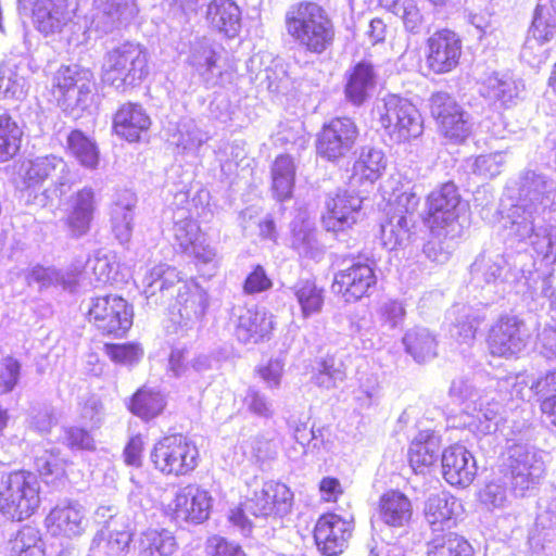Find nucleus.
I'll return each mask as SVG.
<instances>
[{
  "label": "nucleus",
  "instance_id": "obj_1",
  "mask_svg": "<svg viewBox=\"0 0 556 556\" xmlns=\"http://www.w3.org/2000/svg\"><path fill=\"white\" fill-rule=\"evenodd\" d=\"M556 204V188L542 175L527 172L520 179L519 198L506 207L502 219L507 236L529 244L538 256L556 261V226L539 224L540 216Z\"/></svg>",
  "mask_w": 556,
  "mask_h": 556
},
{
  "label": "nucleus",
  "instance_id": "obj_2",
  "mask_svg": "<svg viewBox=\"0 0 556 556\" xmlns=\"http://www.w3.org/2000/svg\"><path fill=\"white\" fill-rule=\"evenodd\" d=\"M286 29L293 41L306 52L323 54L336 39V28L328 12L318 3L304 1L286 13Z\"/></svg>",
  "mask_w": 556,
  "mask_h": 556
},
{
  "label": "nucleus",
  "instance_id": "obj_3",
  "mask_svg": "<svg viewBox=\"0 0 556 556\" xmlns=\"http://www.w3.org/2000/svg\"><path fill=\"white\" fill-rule=\"evenodd\" d=\"M471 273L503 292L508 288L531 290L536 282L535 263L528 254H518L513 263L498 253L482 254L471 265Z\"/></svg>",
  "mask_w": 556,
  "mask_h": 556
},
{
  "label": "nucleus",
  "instance_id": "obj_4",
  "mask_svg": "<svg viewBox=\"0 0 556 556\" xmlns=\"http://www.w3.org/2000/svg\"><path fill=\"white\" fill-rule=\"evenodd\" d=\"M148 49L134 41L123 42L109 50L102 64V80L117 90L141 84L149 75Z\"/></svg>",
  "mask_w": 556,
  "mask_h": 556
},
{
  "label": "nucleus",
  "instance_id": "obj_5",
  "mask_svg": "<svg viewBox=\"0 0 556 556\" xmlns=\"http://www.w3.org/2000/svg\"><path fill=\"white\" fill-rule=\"evenodd\" d=\"M40 482L28 470H16L3 475L0 482V513L12 520H24L40 506Z\"/></svg>",
  "mask_w": 556,
  "mask_h": 556
},
{
  "label": "nucleus",
  "instance_id": "obj_6",
  "mask_svg": "<svg viewBox=\"0 0 556 556\" xmlns=\"http://www.w3.org/2000/svg\"><path fill=\"white\" fill-rule=\"evenodd\" d=\"M374 112L380 126L397 142L415 139L424 131L418 109L397 94L391 93L379 99Z\"/></svg>",
  "mask_w": 556,
  "mask_h": 556
},
{
  "label": "nucleus",
  "instance_id": "obj_7",
  "mask_svg": "<svg viewBox=\"0 0 556 556\" xmlns=\"http://www.w3.org/2000/svg\"><path fill=\"white\" fill-rule=\"evenodd\" d=\"M156 470L166 476H185L198 465L195 444L181 434L164 437L157 441L150 455Z\"/></svg>",
  "mask_w": 556,
  "mask_h": 556
},
{
  "label": "nucleus",
  "instance_id": "obj_8",
  "mask_svg": "<svg viewBox=\"0 0 556 556\" xmlns=\"http://www.w3.org/2000/svg\"><path fill=\"white\" fill-rule=\"evenodd\" d=\"M428 223L438 235L455 237L460 232L459 215L465 211L456 186L453 182L433 190L428 199Z\"/></svg>",
  "mask_w": 556,
  "mask_h": 556
},
{
  "label": "nucleus",
  "instance_id": "obj_9",
  "mask_svg": "<svg viewBox=\"0 0 556 556\" xmlns=\"http://www.w3.org/2000/svg\"><path fill=\"white\" fill-rule=\"evenodd\" d=\"M430 113L438 124L439 132L453 143L464 142L472 131L470 115L446 92L431 96Z\"/></svg>",
  "mask_w": 556,
  "mask_h": 556
},
{
  "label": "nucleus",
  "instance_id": "obj_10",
  "mask_svg": "<svg viewBox=\"0 0 556 556\" xmlns=\"http://www.w3.org/2000/svg\"><path fill=\"white\" fill-rule=\"evenodd\" d=\"M256 479L248 483L245 508L255 517L283 516L291 510L293 493L281 482L266 481L257 486Z\"/></svg>",
  "mask_w": 556,
  "mask_h": 556
},
{
  "label": "nucleus",
  "instance_id": "obj_11",
  "mask_svg": "<svg viewBox=\"0 0 556 556\" xmlns=\"http://www.w3.org/2000/svg\"><path fill=\"white\" fill-rule=\"evenodd\" d=\"M88 318L99 330L123 336L132 325V311L119 295H100L90 300Z\"/></svg>",
  "mask_w": 556,
  "mask_h": 556
},
{
  "label": "nucleus",
  "instance_id": "obj_12",
  "mask_svg": "<svg viewBox=\"0 0 556 556\" xmlns=\"http://www.w3.org/2000/svg\"><path fill=\"white\" fill-rule=\"evenodd\" d=\"M508 467L513 491L519 496L534 489L545 470L541 454L534 447L522 444L509 448Z\"/></svg>",
  "mask_w": 556,
  "mask_h": 556
},
{
  "label": "nucleus",
  "instance_id": "obj_13",
  "mask_svg": "<svg viewBox=\"0 0 556 556\" xmlns=\"http://www.w3.org/2000/svg\"><path fill=\"white\" fill-rule=\"evenodd\" d=\"M530 332L517 316H502L490 328L488 346L492 355L509 358L527 346Z\"/></svg>",
  "mask_w": 556,
  "mask_h": 556
},
{
  "label": "nucleus",
  "instance_id": "obj_14",
  "mask_svg": "<svg viewBox=\"0 0 556 556\" xmlns=\"http://www.w3.org/2000/svg\"><path fill=\"white\" fill-rule=\"evenodd\" d=\"M357 136V127L351 118H332L317 136V153L327 161L337 162L350 153Z\"/></svg>",
  "mask_w": 556,
  "mask_h": 556
},
{
  "label": "nucleus",
  "instance_id": "obj_15",
  "mask_svg": "<svg viewBox=\"0 0 556 556\" xmlns=\"http://www.w3.org/2000/svg\"><path fill=\"white\" fill-rule=\"evenodd\" d=\"M53 86L58 100L66 106H84L92 91L93 74L77 64L62 66L54 76Z\"/></svg>",
  "mask_w": 556,
  "mask_h": 556
},
{
  "label": "nucleus",
  "instance_id": "obj_16",
  "mask_svg": "<svg viewBox=\"0 0 556 556\" xmlns=\"http://www.w3.org/2000/svg\"><path fill=\"white\" fill-rule=\"evenodd\" d=\"M48 178L52 179L58 198L65 194L75 182V175L60 156L47 155L28 162L24 173L28 187L40 185Z\"/></svg>",
  "mask_w": 556,
  "mask_h": 556
},
{
  "label": "nucleus",
  "instance_id": "obj_17",
  "mask_svg": "<svg viewBox=\"0 0 556 556\" xmlns=\"http://www.w3.org/2000/svg\"><path fill=\"white\" fill-rule=\"evenodd\" d=\"M377 277L374 268L362 262H355L334 274L331 289L342 296L344 302H356L369 295L375 288Z\"/></svg>",
  "mask_w": 556,
  "mask_h": 556
},
{
  "label": "nucleus",
  "instance_id": "obj_18",
  "mask_svg": "<svg viewBox=\"0 0 556 556\" xmlns=\"http://www.w3.org/2000/svg\"><path fill=\"white\" fill-rule=\"evenodd\" d=\"M462 40L450 29H441L427 40V65L435 74H445L457 67L462 56Z\"/></svg>",
  "mask_w": 556,
  "mask_h": 556
},
{
  "label": "nucleus",
  "instance_id": "obj_19",
  "mask_svg": "<svg viewBox=\"0 0 556 556\" xmlns=\"http://www.w3.org/2000/svg\"><path fill=\"white\" fill-rule=\"evenodd\" d=\"M45 526L52 536L78 538L88 526L86 508L76 501L59 503L47 515Z\"/></svg>",
  "mask_w": 556,
  "mask_h": 556
},
{
  "label": "nucleus",
  "instance_id": "obj_20",
  "mask_svg": "<svg viewBox=\"0 0 556 556\" xmlns=\"http://www.w3.org/2000/svg\"><path fill=\"white\" fill-rule=\"evenodd\" d=\"M137 12L135 0H94L90 29L100 36L111 34L127 25Z\"/></svg>",
  "mask_w": 556,
  "mask_h": 556
},
{
  "label": "nucleus",
  "instance_id": "obj_21",
  "mask_svg": "<svg viewBox=\"0 0 556 556\" xmlns=\"http://www.w3.org/2000/svg\"><path fill=\"white\" fill-rule=\"evenodd\" d=\"M351 534V521L337 514L323 515L314 529V539L318 549L328 556L342 553Z\"/></svg>",
  "mask_w": 556,
  "mask_h": 556
},
{
  "label": "nucleus",
  "instance_id": "obj_22",
  "mask_svg": "<svg viewBox=\"0 0 556 556\" xmlns=\"http://www.w3.org/2000/svg\"><path fill=\"white\" fill-rule=\"evenodd\" d=\"M362 198L349 191H340L326 202L323 225L327 231H343L358 220Z\"/></svg>",
  "mask_w": 556,
  "mask_h": 556
},
{
  "label": "nucleus",
  "instance_id": "obj_23",
  "mask_svg": "<svg viewBox=\"0 0 556 556\" xmlns=\"http://www.w3.org/2000/svg\"><path fill=\"white\" fill-rule=\"evenodd\" d=\"M442 475L451 485L468 486L477 475V463L473 455L464 445L454 444L442 453Z\"/></svg>",
  "mask_w": 556,
  "mask_h": 556
},
{
  "label": "nucleus",
  "instance_id": "obj_24",
  "mask_svg": "<svg viewBox=\"0 0 556 556\" xmlns=\"http://www.w3.org/2000/svg\"><path fill=\"white\" fill-rule=\"evenodd\" d=\"M176 292L174 309H177L178 318L174 320L181 327L192 328L205 315L208 306L207 293L192 281H182Z\"/></svg>",
  "mask_w": 556,
  "mask_h": 556
},
{
  "label": "nucleus",
  "instance_id": "obj_25",
  "mask_svg": "<svg viewBox=\"0 0 556 556\" xmlns=\"http://www.w3.org/2000/svg\"><path fill=\"white\" fill-rule=\"evenodd\" d=\"M137 195L130 189L117 190L110 206V225L115 239L128 243L132 236Z\"/></svg>",
  "mask_w": 556,
  "mask_h": 556
},
{
  "label": "nucleus",
  "instance_id": "obj_26",
  "mask_svg": "<svg viewBox=\"0 0 556 556\" xmlns=\"http://www.w3.org/2000/svg\"><path fill=\"white\" fill-rule=\"evenodd\" d=\"M212 497L206 490L189 484L180 489L174 498L173 510L176 519L201 523L208 518Z\"/></svg>",
  "mask_w": 556,
  "mask_h": 556
},
{
  "label": "nucleus",
  "instance_id": "obj_27",
  "mask_svg": "<svg viewBox=\"0 0 556 556\" xmlns=\"http://www.w3.org/2000/svg\"><path fill=\"white\" fill-rule=\"evenodd\" d=\"M424 514L432 531H443L456 525L463 514V505L458 498L442 491L431 494L425 502Z\"/></svg>",
  "mask_w": 556,
  "mask_h": 556
},
{
  "label": "nucleus",
  "instance_id": "obj_28",
  "mask_svg": "<svg viewBox=\"0 0 556 556\" xmlns=\"http://www.w3.org/2000/svg\"><path fill=\"white\" fill-rule=\"evenodd\" d=\"M523 90L521 81L508 73L493 72L486 76L480 86V94L498 108L516 105Z\"/></svg>",
  "mask_w": 556,
  "mask_h": 556
},
{
  "label": "nucleus",
  "instance_id": "obj_29",
  "mask_svg": "<svg viewBox=\"0 0 556 556\" xmlns=\"http://www.w3.org/2000/svg\"><path fill=\"white\" fill-rule=\"evenodd\" d=\"M236 336L243 343H257L267 338L274 329L273 315L258 307H239Z\"/></svg>",
  "mask_w": 556,
  "mask_h": 556
},
{
  "label": "nucleus",
  "instance_id": "obj_30",
  "mask_svg": "<svg viewBox=\"0 0 556 556\" xmlns=\"http://www.w3.org/2000/svg\"><path fill=\"white\" fill-rule=\"evenodd\" d=\"M182 281L176 268L160 264L151 268L143 277V293L154 304L165 303L174 296Z\"/></svg>",
  "mask_w": 556,
  "mask_h": 556
},
{
  "label": "nucleus",
  "instance_id": "obj_31",
  "mask_svg": "<svg viewBox=\"0 0 556 556\" xmlns=\"http://www.w3.org/2000/svg\"><path fill=\"white\" fill-rule=\"evenodd\" d=\"M151 126V118L142 105L127 102L122 104L113 117L115 134L128 142H137Z\"/></svg>",
  "mask_w": 556,
  "mask_h": 556
},
{
  "label": "nucleus",
  "instance_id": "obj_32",
  "mask_svg": "<svg viewBox=\"0 0 556 556\" xmlns=\"http://www.w3.org/2000/svg\"><path fill=\"white\" fill-rule=\"evenodd\" d=\"M377 78V72L371 63L358 62L345 74V99L353 105L361 106L375 91Z\"/></svg>",
  "mask_w": 556,
  "mask_h": 556
},
{
  "label": "nucleus",
  "instance_id": "obj_33",
  "mask_svg": "<svg viewBox=\"0 0 556 556\" xmlns=\"http://www.w3.org/2000/svg\"><path fill=\"white\" fill-rule=\"evenodd\" d=\"M26 60L8 59L0 65V99L22 101L26 98L29 84Z\"/></svg>",
  "mask_w": 556,
  "mask_h": 556
},
{
  "label": "nucleus",
  "instance_id": "obj_34",
  "mask_svg": "<svg viewBox=\"0 0 556 556\" xmlns=\"http://www.w3.org/2000/svg\"><path fill=\"white\" fill-rule=\"evenodd\" d=\"M33 20L36 28L45 34H54L71 21L67 0H35Z\"/></svg>",
  "mask_w": 556,
  "mask_h": 556
},
{
  "label": "nucleus",
  "instance_id": "obj_35",
  "mask_svg": "<svg viewBox=\"0 0 556 556\" xmlns=\"http://www.w3.org/2000/svg\"><path fill=\"white\" fill-rule=\"evenodd\" d=\"M96 194L91 187H84L70 198L66 224L75 237L86 235L96 211Z\"/></svg>",
  "mask_w": 556,
  "mask_h": 556
},
{
  "label": "nucleus",
  "instance_id": "obj_36",
  "mask_svg": "<svg viewBox=\"0 0 556 556\" xmlns=\"http://www.w3.org/2000/svg\"><path fill=\"white\" fill-rule=\"evenodd\" d=\"M210 26L228 38H235L241 29V10L233 0H212L206 10Z\"/></svg>",
  "mask_w": 556,
  "mask_h": 556
},
{
  "label": "nucleus",
  "instance_id": "obj_37",
  "mask_svg": "<svg viewBox=\"0 0 556 556\" xmlns=\"http://www.w3.org/2000/svg\"><path fill=\"white\" fill-rule=\"evenodd\" d=\"M556 36V0H540L529 29L525 51L531 49L532 42L544 45Z\"/></svg>",
  "mask_w": 556,
  "mask_h": 556
},
{
  "label": "nucleus",
  "instance_id": "obj_38",
  "mask_svg": "<svg viewBox=\"0 0 556 556\" xmlns=\"http://www.w3.org/2000/svg\"><path fill=\"white\" fill-rule=\"evenodd\" d=\"M413 515L409 498L399 491L384 493L379 501V517L390 527H404Z\"/></svg>",
  "mask_w": 556,
  "mask_h": 556
},
{
  "label": "nucleus",
  "instance_id": "obj_39",
  "mask_svg": "<svg viewBox=\"0 0 556 556\" xmlns=\"http://www.w3.org/2000/svg\"><path fill=\"white\" fill-rule=\"evenodd\" d=\"M387 168V157L382 150L363 147L353 165V178L361 184L372 185Z\"/></svg>",
  "mask_w": 556,
  "mask_h": 556
},
{
  "label": "nucleus",
  "instance_id": "obj_40",
  "mask_svg": "<svg viewBox=\"0 0 556 556\" xmlns=\"http://www.w3.org/2000/svg\"><path fill=\"white\" fill-rule=\"evenodd\" d=\"M440 452V440L429 431H420L412 441L408 450V459L415 472H424L432 466Z\"/></svg>",
  "mask_w": 556,
  "mask_h": 556
},
{
  "label": "nucleus",
  "instance_id": "obj_41",
  "mask_svg": "<svg viewBox=\"0 0 556 556\" xmlns=\"http://www.w3.org/2000/svg\"><path fill=\"white\" fill-rule=\"evenodd\" d=\"M68 153L85 168L97 169L100 152L97 142L80 130H73L67 136Z\"/></svg>",
  "mask_w": 556,
  "mask_h": 556
},
{
  "label": "nucleus",
  "instance_id": "obj_42",
  "mask_svg": "<svg viewBox=\"0 0 556 556\" xmlns=\"http://www.w3.org/2000/svg\"><path fill=\"white\" fill-rule=\"evenodd\" d=\"M210 138L208 132L203 130L194 119L182 118L172 135V142L182 152L195 154Z\"/></svg>",
  "mask_w": 556,
  "mask_h": 556
},
{
  "label": "nucleus",
  "instance_id": "obj_43",
  "mask_svg": "<svg viewBox=\"0 0 556 556\" xmlns=\"http://www.w3.org/2000/svg\"><path fill=\"white\" fill-rule=\"evenodd\" d=\"M295 180V165L293 159L281 154L276 157L271 166V187L279 201L289 199L292 194Z\"/></svg>",
  "mask_w": 556,
  "mask_h": 556
},
{
  "label": "nucleus",
  "instance_id": "obj_44",
  "mask_svg": "<svg viewBox=\"0 0 556 556\" xmlns=\"http://www.w3.org/2000/svg\"><path fill=\"white\" fill-rule=\"evenodd\" d=\"M410 238L409 219L404 214H393L381 224V243L390 251L406 247L410 242Z\"/></svg>",
  "mask_w": 556,
  "mask_h": 556
},
{
  "label": "nucleus",
  "instance_id": "obj_45",
  "mask_svg": "<svg viewBox=\"0 0 556 556\" xmlns=\"http://www.w3.org/2000/svg\"><path fill=\"white\" fill-rule=\"evenodd\" d=\"M139 549L142 556H172L177 549L176 538L167 529H148L141 534Z\"/></svg>",
  "mask_w": 556,
  "mask_h": 556
},
{
  "label": "nucleus",
  "instance_id": "obj_46",
  "mask_svg": "<svg viewBox=\"0 0 556 556\" xmlns=\"http://www.w3.org/2000/svg\"><path fill=\"white\" fill-rule=\"evenodd\" d=\"M216 61L217 54L210 41L201 39L192 45L188 62L206 84L213 81L217 76L215 73Z\"/></svg>",
  "mask_w": 556,
  "mask_h": 556
},
{
  "label": "nucleus",
  "instance_id": "obj_47",
  "mask_svg": "<svg viewBox=\"0 0 556 556\" xmlns=\"http://www.w3.org/2000/svg\"><path fill=\"white\" fill-rule=\"evenodd\" d=\"M403 343L406 352L418 363L437 355V340L426 328L416 327L408 330L403 338Z\"/></svg>",
  "mask_w": 556,
  "mask_h": 556
},
{
  "label": "nucleus",
  "instance_id": "obj_48",
  "mask_svg": "<svg viewBox=\"0 0 556 556\" xmlns=\"http://www.w3.org/2000/svg\"><path fill=\"white\" fill-rule=\"evenodd\" d=\"M173 237L175 244L187 253L204 235L197 222L189 216L188 211L180 208L174 215Z\"/></svg>",
  "mask_w": 556,
  "mask_h": 556
},
{
  "label": "nucleus",
  "instance_id": "obj_49",
  "mask_svg": "<svg viewBox=\"0 0 556 556\" xmlns=\"http://www.w3.org/2000/svg\"><path fill=\"white\" fill-rule=\"evenodd\" d=\"M292 290L304 318H309L321 312L325 300L324 289L318 287L314 280L301 279Z\"/></svg>",
  "mask_w": 556,
  "mask_h": 556
},
{
  "label": "nucleus",
  "instance_id": "obj_50",
  "mask_svg": "<svg viewBox=\"0 0 556 556\" xmlns=\"http://www.w3.org/2000/svg\"><path fill=\"white\" fill-rule=\"evenodd\" d=\"M165 407L164 395L149 387L139 389L132 396L130 410L141 419L149 420L160 415Z\"/></svg>",
  "mask_w": 556,
  "mask_h": 556
},
{
  "label": "nucleus",
  "instance_id": "obj_51",
  "mask_svg": "<svg viewBox=\"0 0 556 556\" xmlns=\"http://www.w3.org/2000/svg\"><path fill=\"white\" fill-rule=\"evenodd\" d=\"M34 466L46 483H55L65 477L66 462L60 457L54 448H37L34 456Z\"/></svg>",
  "mask_w": 556,
  "mask_h": 556
},
{
  "label": "nucleus",
  "instance_id": "obj_52",
  "mask_svg": "<svg viewBox=\"0 0 556 556\" xmlns=\"http://www.w3.org/2000/svg\"><path fill=\"white\" fill-rule=\"evenodd\" d=\"M11 556H45V543L40 531L31 526H24L11 540Z\"/></svg>",
  "mask_w": 556,
  "mask_h": 556
},
{
  "label": "nucleus",
  "instance_id": "obj_53",
  "mask_svg": "<svg viewBox=\"0 0 556 556\" xmlns=\"http://www.w3.org/2000/svg\"><path fill=\"white\" fill-rule=\"evenodd\" d=\"M428 556H473L471 545L456 533L437 535L428 543Z\"/></svg>",
  "mask_w": 556,
  "mask_h": 556
},
{
  "label": "nucleus",
  "instance_id": "obj_54",
  "mask_svg": "<svg viewBox=\"0 0 556 556\" xmlns=\"http://www.w3.org/2000/svg\"><path fill=\"white\" fill-rule=\"evenodd\" d=\"M452 315H456V323L451 328V336L460 346H470L476 338L480 320L471 314V308L465 305L453 307Z\"/></svg>",
  "mask_w": 556,
  "mask_h": 556
},
{
  "label": "nucleus",
  "instance_id": "obj_55",
  "mask_svg": "<svg viewBox=\"0 0 556 556\" xmlns=\"http://www.w3.org/2000/svg\"><path fill=\"white\" fill-rule=\"evenodd\" d=\"M501 387L509 391L511 399L529 401L533 395L545 391L543 379H535L528 374L508 376L501 381Z\"/></svg>",
  "mask_w": 556,
  "mask_h": 556
},
{
  "label": "nucleus",
  "instance_id": "obj_56",
  "mask_svg": "<svg viewBox=\"0 0 556 556\" xmlns=\"http://www.w3.org/2000/svg\"><path fill=\"white\" fill-rule=\"evenodd\" d=\"M25 279L29 286L37 283L40 288L51 286L70 288L75 282L74 276L63 273L55 267H43L41 265L30 267L26 271Z\"/></svg>",
  "mask_w": 556,
  "mask_h": 556
},
{
  "label": "nucleus",
  "instance_id": "obj_57",
  "mask_svg": "<svg viewBox=\"0 0 556 556\" xmlns=\"http://www.w3.org/2000/svg\"><path fill=\"white\" fill-rule=\"evenodd\" d=\"M22 134V129L11 116L0 115V162H7L17 153Z\"/></svg>",
  "mask_w": 556,
  "mask_h": 556
},
{
  "label": "nucleus",
  "instance_id": "obj_58",
  "mask_svg": "<svg viewBox=\"0 0 556 556\" xmlns=\"http://www.w3.org/2000/svg\"><path fill=\"white\" fill-rule=\"evenodd\" d=\"M345 378L342 364L336 363L333 358H325L317 363L312 380L317 387L330 390L337 388Z\"/></svg>",
  "mask_w": 556,
  "mask_h": 556
},
{
  "label": "nucleus",
  "instance_id": "obj_59",
  "mask_svg": "<svg viewBox=\"0 0 556 556\" xmlns=\"http://www.w3.org/2000/svg\"><path fill=\"white\" fill-rule=\"evenodd\" d=\"M291 245L301 256L315 258L321 253L315 230L307 223L293 225Z\"/></svg>",
  "mask_w": 556,
  "mask_h": 556
},
{
  "label": "nucleus",
  "instance_id": "obj_60",
  "mask_svg": "<svg viewBox=\"0 0 556 556\" xmlns=\"http://www.w3.org/2000/svg\"><path fill=\"white\" fill-rule=\"evenodd\" d=\"M240 450L249 460L260 464L275 458L277 454L276 443L263 435H255L243 441Z\"/></svg>",
  "mask_w": 556,
  "mask_h": 556
},
{
  "label": "nucleus",
  "instance_id": "obj_61",
  "mask_svg": "<svg viewBox=\"0 0 556 556\" xmlns=\"http://www.w3.org/2000/svg\"><path fill=\"white\" fill-rule=\"evenodd\" d=\"M505 482L501 479H492L479 492L480 502L488 509H501L508 503Z\"/></svg>",
  "mask_w": 556,
  "mask_h": 556
},
{
  "label": "nucleus",
  "instance_id": "obj_62",
  "mask_svg": "<svg viewBox=\"0 0 556 556\" xmlns=\"http://www.w3.org/2000/svg\"><path fill=\"white\" fill-rule=\"evenodd\" d=\"M391 12L403 21L407 31L412 34L421 31L424 16L416 0H401Z\"/></svg>",
  "mask_w": 556,
  "mask_h": 556
},
{
  "label": "nucleus",
  "instance_id": "obj_63",
  "mask_svg": "<svg viewBox=\"0 0 556 556\" xmlns=\"http://www.w3.org/2000/svg\"><path fill=\"white\" fill-rule=\"evenodd\" d=\"M505 163V155L503 152H493L489 154H481L471 161L470 168L480 177L488 179L493 178L501 173Z\"/></svg>",
  "mask_w": 556,
  "mask_h": 556
},
{
  "label": "nucleus",
  "instance_id": "obj_64",
  "mask_svg": "<svg viewBox=\"0 0 556 556\" xmlns=\"http://www.w3.org/2000/svg\"><path fill=\"white\" fill-rule=\"evenodd\" d=\"M377 314L383 327L395 329L403 324L406 311L403 302L390 299L379 305Z\"/></svg>",
  "mask_w": 556,
  "mask_h": 556
}]
</instances>
